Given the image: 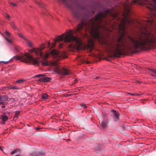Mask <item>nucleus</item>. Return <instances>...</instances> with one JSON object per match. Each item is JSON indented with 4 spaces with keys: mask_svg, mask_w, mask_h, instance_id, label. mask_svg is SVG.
<instances>
[{
    "mask_svg": "<svg viewBox=\"0 0 156 156\" xmlns=\"http://www.w3.org/2000/svg\"><path fill=\"white\" fill-rule=\"evenodd\" d=\"M155 43V36L150 32H146L138 36H129L127 39L119 37L116 40L107 43L106 47L109 53L115 57H120L125 49L144 50L147 46Z\"/></svg>",
    "mask_w": 156,
    "mask_h": 156,
    "instance_id": "obj_1",
    "label": "nucleus"
},
{
    "mask_svg": "<svg viewBox=\"0 0 156 156\" xmlns=\"http://www.w3.org/2000/svg\"><path fill=\"white\" fill-rule=\"evenodd\" d=\"M72 10V14L73 17L80 22L77 24L75 28V31L79 34L82 35V31L83 26L85 27V30L88 31L92 37L94 38H99L100 32L99 29L101 25L98 23L103 22V19L107 16L108 13H111V10H103V12L97 13L94 17L89 19L90 17L94 13L95 10Z\"/></svg>",
    "mask_w": 156,
    "mask_h": 156,
    "instance_id": "obj_2",
    "label": "nucleus"
},
{
    "mask_svg": "<svg viewBox=\"0 0 156 156\" xmlns=\"http://www.w3.org/2000/svg\"><path fill=\"white\" fill-rule=\"evenodd\" d=\"M72 31L70 30L68 33V34L66 35H65L64 34L59 36L56 39H54V42L53 43L51 47H54L57 41H63L65 43H69L72 41L75 42L78 44L80 43V39L78 36V35L76 36H74L71 34Z\"/></svg>",
    "mask_w": 156,
    "mask_h": 156,
    "instance_id": "obj_3",
    "label": "nucleus"
},
{
    "mask_svg": "<svg viewBox=\"0 0 156 156\" xmlns=\"http://www.w3.org/2000/svg\"><path fill=\"white\" fill-rule=\"evenodd\" d=\"M14 58H16L17 60H21L22 62L26 63H29L33 62L35 64H38L37 59L33 58L32 55L27 53H25V55H22L21 57L17 55L15 56Z\"/></svg>",
    "mask_w": 156,
    "mask_h": 156,
    "instance_id": "obj_4",
    "label": "nucleus"
},
{
    "mask_svg": "<svg viewBox=\"0 0 156 156\" xmlns=\"http://www.w3.org/2000/svg\"><path fill=\"white\" fill-rule=\"evenodd\" d=\"M50 43L48 42L46 45L45 44H44L40 46V48H33L30 50H29L30 53L34 52L37 56H39V58L42 57L43 59H47L49 56V54L48 53H46L45 55H44L41 52V51L44 49L47 46L48 48H49L50 45Z\"/></svg>",
    "mask_w": 156,
    "mask_h": 156,
    "instance_id": "obj_5",
    "label": "nucleus"
},
{
    "mask_svg": "<svg viewBox=\"0 0 156 156\" xmlns=\"http://www.w3.org/2000/svg\"><path fill=\"white\" fill-rule=\"evenodd\" d=\"M54 71L57 74L60 75H68L70 73V71L68 69L62 68V69H60L58 65L54 69Z\"/></svg>",
    "mask_w": 156,
    "mask_h": 156,
    "instance_id": "obj_6",
    "label": "nucleus"
},
{
    "mask_svg": "<svg viewBox=\"0 0 156 156\" xmlns=\"http://www.w3.org/2000/svg\"><path fill=\"white\" fill-rule=\"evenodd\" d=\"M63 4L69 8L74 5L80 7V4L77 0H62Z\"/></svg>",
    "mask_w": 156,
    "mask_h": 156,
    "instance_id": "obj_7",
    "label": "nucleus"
},
{
    "mask_svg": "<svg viewBox=\"0 0 156 156\" xmlns=\"http://www.w3.org/2000/svg\"><path fill=\"white\" fill-rule=\"evenodd\" d=\"M142 5L144 4L149 5L152 7H154L156 10V0H144L142 3L140 4Z\"/></svg>",
    "mask_w": 156,
    "mask_h": 156,
    "instance_id": "obj_8",
    "label": "nucleus"
},
{
    "mask_svg": "<svg viewBox=\"0 0 156 156\" xmlns=\"http://www.w3.org/2000/svg\"><path fill=\"white\" fill-rule=\"evenodd\" d=\"M131 4H129L128 0L126 1L125 3L122 2L120 4L119 6L120 9L123 8V10H129L131 8Z\"/></svg>",
    "mask_w": 156,
    "mask_h": 156,
    "instance_id": "obj_9",
    "label": "nucleus"
},
{
    "mask_svg": "<svg viewBox=\"0 0 156 156\" xmlns=\"http://www.w3.org/2000/svg\"><path fill=\"white\" fill-rule=\"evenodd\" d=\"M8 98V97L6 95H0V105L7 104L8 103L5 101H7Z\"/></svg>",
    "mask_w": 156,
    "mask_h": 156,
    "instance_id": "obj_10",
    "label": "nucleus"
},
{
    "mask_svg": "<svg viewBox=\"0 0 156 156\" xmlns=\"http://www.w3.org/2000/svg\"><path fill=\"white\" fill-rule=\"evenodd\" d=\"M45 154V152H37L34 151L30 153V154L32 156H38L39 155H43Z\"/></svg>",
    "mask_w": 156,
    "mask_h": 156,
    "instance_id": "obj_11",
    "label": "nucleus"
},
{
    "mask_svg": "<svg viewBox=\"0 0 156 156\" xmlns=\"http://www.w3.org/2000/svg\"><path fill=\"white\" fill-rule=\"evenodd\" d=\"M111 112L112 113L113 116L115 117L117 120H118L119 118V115L118 112L114 110H112L111 111Z\"/></svg>",
    "mask_w": 156,
    "mask_h": 156,
    "instance_id": "obj_12",
    "label": "nucleus"
},
{
    "mask_svg": "<svg viewBox=\"0 0 156 156\" xmlns=\"http://www.w3.org/2000/svg\"><path fill=\"white\" fill-rule=\"evenodd\" d=\"M51 54L55 56L58 57L59 56V52L55 50H53L50 51Z\"/></svg>",
    "mask_w": 156,
    "mask_h": 156,
    "instance_id": "obj_13",
    "label": "nucleus"
},
{
    "mask_svg": "<svg viewBox=\"0 0 156 156\" xmlns=\"http://www.w3.org/2000/svg\"><path fill=\"white\" fill-rule=\"evenodd\" d=\"M108 122L107 120L101 122V125L102 128L103 129H105L107 126Z\"/></svg>",
    "mask_w": 156,
    "mask_h": 156,
    "instance_id": "obj_14",
    "label": "nucleus"
},
{
    "mask_svg": "<svg viewBox=\"0 0 156 156\" xmlns=\"http://www.w3.org/2000/svg\"><path fill=\"white\" fill-rule=\"evenodd\" d=\"M20 152H21L20 150L18 149H16L12 151L11 152V154H14L16 153L17 154L15 155L14 156H19V154H20Z\"/></svg>",
    "mask_w": 156,
    "mask_h": 156,
    "instance_id": "obj_15",
    "label": "nucleus"
},
{
    "mask_svg": "<svg viewBox=\"0 0 156 156\" xmlns=\"http://www.w3.org/2000/svg\"><path fill=\"white\" fill-rule=\"evenodd\" d=\"M2 119L3 121L5 122L7 120L8 118L6 115L4 114H2Z\"/></svg>",
    "mask_w": 156,
    "mask_h": 156,
    "instance_id": "obj_16",
    "label": "nucleus"
},
{
    "mask_svg": "<svg viewBox=\"0 0 156 156\" xmlns=\"http://www.w3.org/2000/svg\"><path fill=\"white\" fill-rule=\"evenodd\" d=\"M15 114L13 117L14 119H17L18 117V116L19 115L20 113V111H16L15 112Z\"/></svg>",
    "mask_w": 156,
    "mask_h": 156,
    "instance_id": "obj_17",
    "label": "nucleus"
},
{
    "mask_svg": "<svg viewBox=\"0 0 156 156\" xmlns=\"http://www.w3.org/2000/svg\"><path fill=\"white\" fill-rule=\"evenodd\" d=\"M43 61L41 62L42 65L43 66H46L48 65V64L47 62V60L43 59Z\"/></svg>",
    "mask_w": 156,
    "mask_h": 156,
    "instance_id": "obj_18",
    "label": "nucleus"
},
{
    "mask_svg": "<svg viewBox=\"0 0 156 156\" xmlns=\"http://www.w3.org/2000/svg\"><path fill=\"white\" fill-rule=\"evenodd\" d=\"M42 98L44 99H48V95L47 94L44 93L42 94Z\"/></svg>",
    "mask_w": 156,
    "mask_h": 156,
    "instance_id": "obj_19",
    "label": "nucleus"
},
{
    "mask_svg": "<svg viewBox=\"0 0 156 156\" xmlns=\"http://www.w3.org/2000/svg\"><path fill=\"white\" fill-rule=\"evenodd\" d=\"M51 79V78L47 77H44V82H47L49 81Z\"/></svg>",
    "mask_w": 156,
    "mask_h": 156,
    "instance_id": "obj_20",
    "label": "nucleus"
},
{
    "mask_svg": "<svg viewBox=\"0 0 156 156\" xmlns=\"http://www.w3.org/2000/svg\"><path fill=\"white\" fill-rule=\"evenodd\" d=\"M9 3L10 6L12 7H15L17 6V5L16 3L12 2H9Z\"/></svg>",
    "mask_w": 156,
    "mask_h": 156,
    "instance_id": "obj_21",
    "label": "nucleus"
},
{
    "mask_svg": "<svg viewBox=\"0 0 156 156\" xmlns=\"http://www.w3.org/2000/svg\"><path fill=\"white\" fill-rule=\"evenodd\" d=\"M24 81H25L24 80L22 79H20L17 80L16 81V82L17 83H22Z\"/></svg>",
    "mask_w": 156,
    "mask_h": 156,
    "instance_id": "obj_22",
    "label": "nucleus"
},
{
    "mask_svg": "<svg viewBox=\"0 0 156 156\" xmlns=\"http://www.w3.org/2000/svg\"><path fill=\"white\" fill-rule=\"evenodd\" d=\"M36 3H37L38 4H39L40 5V6L41 7H43L44 6V5L41 2L39 1V2H36Z\"/></svg>",
    "mask_w": 156,
    "mask_h": 156,
    "instance_id": "obj_23",
    "label": "nucleus"
},
{
    "mask_svg": "<svg viewBox=\"0 0 156 156\" xmlns=\"http://www.w3.org/2000/svg\"><path fill=\"white\" fill-rule=\"evenodd\" d=\"M27 41L29 46L31 48L32 47L33 45L32 42L28 40H27Z\"/></svg>",
    "mask_w": 156,
    "mask_h": 156,
    "instance_id": "obj_24",
    "label": "nucleus"
},
{
    "mask_svg": "<svg viewBox=\"0 0 156 156\" xmlns=\"http://www.w3.org/2000/svg\"><path fill=\"white\" fill-rule=\"evenodd\" d=\"M10 89L12 90H15L18 89V87L16 86H12L10 87Z\"/></svg>",
    "mask_w": 156,
    "mask_h": 156,
    "instance_id": "obj_25",
    "label": "nucleus"
},
{
    "mask_svg": "<svg viewBox=\"0 0 156 156\" xmlns=\"http://www.w3.org/2000/svg\"><path fill=\"white\" fill-rule=\"evenodd\" d=\"M5 38L8 43L10 44H12V41L10 40L7 38L6 37H5Z\"/></svg>",
    "mask_w": 156,
    "mask_h": 156,
    "instance_id": "obj_26",
    "label": "nucleus"
},
{
    "mask_svg": "<svg viewBox=\"0 0 156 156\" xmlns=\"http://www.w3.org/2000/svg\"><path fill=\"white\" fill-rule=\"evenodd\" d=\"M11 25L12 27H13L14 29H16V25H15L13 23H11Z\"/></svg>",
    "mask_w": 156,
    "mask_h": 156,
    "instance_id": "obj_27",
    "label": "nucleus"
},
{
    "mask_svg": "<svg viewBox=\"0 0 156 156\" xmlns=\"http://www.w3.org/2000/svg\"><path fill=\"white\" fill-rule=\"evenodd\" d=\"M44 77L40 78L38 79L37 80L39 81H40V82H44Z\"/></svg>",
    "mask_w": 156,
    "mask_h": 156,
    "instance_id": "obj_28",
    "label": "nucleus"
},
{
    "mask_svg": "<svg viewBox=\"0 0 156 156\" xmlns=\"http://www.w3.org/2000/svg\"><path fill=\"white\" fill-rule=\"evenodd\" d=\"M5 33V34H6V35L7 37H10V34L9 32H8V31H6Z\"/></svg>",
    "mask_w": 156,
    "mask_h": 156,
    "instance_id": "obj_29",
    "label": "nucleus"
},
{
    "mask_svg": "<svg viewBox=\"0 0 156 156\" xmlns=\"http://www.w3.org/2000/svg\"><path fill=\"white\" fill-rule=\"evenodd\" d=\"M149 70L154 73H156V70L151 69H149Z\"/></svg>",
    "mask_w": 156,
    "mask_h": 156,
    "instance_id": "obj_30",
    "label": "nucleus"
},
{
    "mask_svg": "<svg viewBox=\"0 0 156 156\" xmlns=\"http://www.w3.org/2000/svg\"><path fill=\"white\" fill-rule=\"evenodd\" d=\"M81 106L83 108H87V106L83 104H81Z\"/></svg>",
    "mask_w": 156,
    "mask_h": 156,
    "instance_id": "obj_31",
    "label": "nucleus"
},
{
    "mask_svg": "<svg viewBox=\"0 0 156 156\" xmlns=\"http://www.w3.org/2000/svg\"><path fill=\"white\" fill-rule=\"evenodd\" d=\"M19 36L20 37L23 38V39H24V40L26 39V38L23 36L22 35V34H19Z\"/></svg>",
    "mask_w": 156,
    "mask_h": 156,
    "instance_id": "obj_32",
    "label": "nucleus"
},
{
    "mask_svg": "<svg viewBox=\"0 0 156 156\" xmlns=\"http://www.w3.org/2000/svg\"><path fill=\"white\" fill-rule=\"evenodd\" d=\"M140 0H133V3H138Z\"/></svg>",
    "mask_w": 156,
    "mask_h": 156,
    "instance_id": "obj_33",
    "label": "nucleus"
},
{
    "mask_svg": "<svg viewBox=\"0 0 156 156\" xmlns=\"http://www.w3.org/2000/svg\"><path fill=\"white\" fill-rule=\"evenodd\" d=\"M11 60V59H10V60H9L8 61H2L1 62H2V63H3L4 64H7Z\"/></svg>",
    "mask_w": 156,
    "mask_h": 156,
    "instance_id": "obj_34",
    "label": "nucleus"
},
{
    "mask_svg": "<svg viewBox=\"0 0 156 156\" xmlns=\"http://www.w3.org/2000/svg\"><path fill=\"white\" fill-rule=\"evenodd\" d=\"M72 95V94H64L63 95V97H68L69 96H71Z\"/></svg>",
    "mask_w": 156,
    "mask_h": 156,
    "instance_id": "obj_35",
    "label": "nucleus"
},
{
    "mask_svg": "<svg viewBox=\"0 0 156 156\" xmlns=\"http://www.w3.org/2000/svg\"><path fill=\"white\" fill-rule=\"evenodd\" d=\"M6 15V17L8 20L10 18V17L9 16L8 14H7L6 13L5 14Z\"/></svg>",
    "mask_w": 156,
    "mask_h": 156,
    "instance_id": "obj_36",
    "label": "nucleus"
},
{
    "mask_svg": "<svg viewBox=\"0 0 156 156\" xmlns=\"http://www.w3.org/2000/svg\"><path fill=\"white\" fill-rule=\"evenodd\" d=\"M14 48V49L17 52H18L19 51V50H18V49H17V48L15 46Z\"/></svg>",
    "mask_w": 156,
    "mask_h": 156,
    "instance_id": "obj_37",
    "label": "nucleus"
},
{
    "mask_svg": "<svg viewBox=\"0 0 156 156\" xmlns=\"http://www.w3.org/2000/svg\"><path fill=\"white\" fill-rule=\"evenodd\" d=\"M40 77V74H38V75H35L33 77L35 78V77Z\"/></svg>",
    "mask_w": 156,
    "mask_h": 156,
    "instance_id": "obj_38",
    "label": "nucleus"
},
{
    "mask_svg": "<svg viewBox=\"0 0 156 156\" xmlns=\"http://www.w3.org/2000/svg\"><path fill=\"white\" fill-rule=\"evenodd\" d=\"M127 94H128L131 95H135V94H131V93H128Z\"/></svg>",
    "mask_w": 156,
    "mask_h": 156,
    "instance_id": "obj_39",
    "label": "nucleus"
},
{
    "mask_svg": "<svg viewBox=\"0 0 156 156\" xmlns=\"http://www.w3.org/2000/svg\"><path fill=\"white\" fill-rule=\"evenodd\" d=\"M2 105L1 106V108H4L5 107V105Z\"/></svg>",
    "mask_w": 156,
    "mask_h": 156,
    "instance_id": "obj_40",
    "label": "nucleus"
},
{
    "mask_svg": "<svg viewBox=\"0 0 156 156\" xmlns=\"http://www.w3.org/2000/svg\"><path fill=\"white\" fill-rule=\"evenodd\" d=\"M105 10H114L113 9H106ZM115 10H119V9H115Z\"/></svg>",
    "mask_w": 156,
    "mask_h": 156,
    "instance_id": "obj_41",
    "label": "nucleus"
},
{
    "mask_svg": "<svg viewBox=\"0 0 156 156\" xmlns=\"http://www.w3.org/2000/svg\"><path fill=\"white\" fill-rule=\"evenodd\" d=\"M63 45V44H59V47L60 48H62V46Z\"/></svg>",
    "mask_w": 156,
    "mask_h": 156,
    "instance_id": "obj_42",
    "label": "nucleus"
},
{
    "mask_svg": "<svg viewBox=\"0 0 156 156\" xmlns=\"http://www.w3.org/2000/svg\"><path fill=\"white\" fill-rule=\"evenodd\" d=\"M99 77H98V76L94 78H95L96 79H99Z\"/></svg>",
    "mask_w": 156,
    "mask_h": 156,
    "instance_id": "obj_43",
    "label": "nucleus"
},
{
    "mask_svg": "<svg viewBox=\"0 0 156 156\" xmlns=\"http://www.w3.org/2000/svg\"><path fill=\"white\" fill-rule=\"evenodd\" d=\"M135 95H136V96H140V95H141V94H135Z\"/></svg>",
    "mask_w": 156,
    "mask_h": 156,
    "instance_id": "obj_44",
    "label": "nucleus"
},
{
    "mask_svg": "<svg viewBox=\"0 0 156 156\" xmlns=\"http://www.w3.org/2000/svg\"><path fill=\"white\" fill-rule=\"evenodd\" d=\"M151 76H152L153 77H154V76H155V75L154 74H151Z\"/></svg>",
    "mask_w": 156,
    "mask_h": 156,
    "instance_id": "obj_45",
    "label": "nucleus"
},
{
    "mask_svg": "<svg viewBox=\"0 0 156 156\" xmlns=\"http://www.w3.org/2000/svg\"><path fill=\"white\" fill-rule=\"evenodd\" d=\"M40 77H41V76H44V75H43V74H40Z\"/></svg>",
    "mask_w": 156,
    "mask_h": 156,
    "instance_id": "obj_46",
    "label": "nucleus"
},
{
    "mask_svg": "<svg viewBox=\"0 0 156 156\" xmlns=\"http://www.w3.org/2000/svg\"><path fill=\"white\" fill-rule=\"evenodd\" d=\"M35 129H36V130H39V129L38 128V127H35Z\"/></svg>",
    "mask_w": 156,
    "mask_h": 156,
    "instance_id": "obj_47",
    "label": "nucleus"
},
{
    "mask_svg": "<svg viewBox=\"0 0 156 156\" xmlns=\"http://www.w3.org/2000/svg\"><path fill=\"white\" fill-rule=\"evenodd\" d=\"M12 99H14V98H10L9 99V100H10H10H11Z\"/></svg>",
    "mask_w": 156,
    "mask_h": 156,
    "instance_id": "obj_48",
    "label": "nucleus"
},
{
    "mask_svg": "<svg viewBox=\"0 0 156 156\" xmlns=\"http://www.w3.org/2000/svg\"><path fill=\"white\" fill-rule=\"evenodd\" d=\"M127 12H130V10H127Z\"/></svg>",
    "mask_w": 156,
    "mask_h": 156,
    "instance_id": "obj_49",
    "label": "nucleus"
},
{
    "mask_svg": "<svg viewBox=\"0 0 156 156\" xmlns=\"http://www.w3.org/2000/svg\"><path fill=\"white\" fill-rule=\"evenodd\" d=\"M13 100V101H12L13 102H14V101H16V100H15V99H12Z\"/></svg>",
    "mask_w": 156,
    "mask_h": 156,
    "instance_id": "obj_50",
    "label": "nucleus"
},
{
    "mask_svg": "<svg viewBox=\"0 0 156 156\" xmlns=\"http://www.w3.org/2000/svg\"><path fill=\"white\" fill-rule=\"evenodd\" d=\"M0 149L2 150V147L1 146H0Z\"/></svg>",
    "mask_w": 156,
    "mask_h": 156,
    "instance_id": "obj_51",
    "label": "nucleus"
},
{
    "mask_svg": "<svg viewBox=\"0 0 156 156\" xmlns=\"http://www.w3.org/2000/svg\"><path fill=\"white\" fill-rule=\"evenodd\" d=\"M5 122H4L3 121V122H2V124H5Z\"/></svg>",
    "mask_w": 156,
    "mask_h": 156,
    "instance_id": "obj_52",
    "label": "nucleus"
},
{
    "mask_svg": "<svg viewBox=\"0 0 156 156\" xmlns=\"http://www.w3.org/2000/svg\"><path fill=\"white\" fill-rule=\"evenodd\" d=\"M150 10H154V9H150Z\"/></svg>",
    "mask_w": 156,
    "mask_h": 156,
    "instance_id": "obj_53",
    "label": "nucleus"
},
{
    "mask_svg": "<svg viewBox=\"0 0 156 156\" xmlns=\"http://www.w3.org/2000/svg\"><path fill=\"white\" fill-rule=\"evenodd\" d=\"M131 99V98H129V99Z\"/></svg>",
    "mask_w": 156,
    "mask_h": 156,
    "instance_id": "obj_54",
    "label": "nucleus"
}]
</instances>
